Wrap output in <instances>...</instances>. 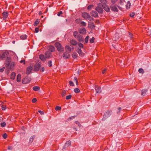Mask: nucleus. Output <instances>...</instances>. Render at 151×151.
Listing matches in <instances>:
<instances>
[{
	"label": "nucleus",
	"instance_id": "f257e3e1",
	"mask_svg": "<svg viewBox=\"0 0 151 151\" xmlns=\"http://www.w3.org/2000/svg\"><path fill=\"white\" fill-rule=\"evenodd\" d=\"M74 37L79 42H83L84 38L83 36L79 34L78 31H75L73 32Z\"/></svg>",
	"mask_w": 151,
	"mask_h": 151
},
{
	"label": "nucleus",
	"instance_id": "f03ea898",
	"mask_svg": "<svg viewBox=\"0 0 151 151\" xmlns=\"http://www.w3.org/2000/svg\"><path fill=\"white\" fill-rule=\"evenodd\" d=\"M55 46L59 53H62L64 51V48L63 47L61 44L60 42H55Z\"/></svg>",
	"mask_w": 151,
	"mask_h": 151
},
{
	"label": "nucleus",
	"instance_id": "7ed1b4c3",
	"mask_svg": "<svg viewBox=\"0 0 151 151\" xmlns=\"http://www.w3.org/2000/svg\"><path fill=\"white\" fill-rule=\"evenodd\" d=\"M112 111L109 109L103 115V118L102 119V121H104L108 117L110 116L111 114Z\"/></svg>",
	"mask_w": 151,
	"mask_h": 151
},
{
	"label": "nucleus",
	"instance_id": "20e7f679",
	"mask_svg": "<svg viewBox=\"0 0 151 151\" xmlns=\"http://www.w3.org/2000/svg\"><path fill=\"white\" fill-rule=\"evenodd\" d=\"M102 7L103 8V6L101 4L99 3L98 4L97 6L96 7L95 9L98 12L99 14H102L103 12Z\"/></svg>",
	"mask_w": 151,
	"mask_h": 151
},
{
	"label": "nucleus",
	"instance_id": "39448f33",
	"mask_svg": "<svg viewBox=\"0 0 151 151\" xmlns=\"http://www.w3.org/2000/svg\"><path fill=\"white\" fill-rule=\"evenodd\" d=\"M9 54V53L7 50H6L3 52L1 55V59L2 60H5Z\"/></svg>",
	"mask_w": 151,
	"mask_h": 151
},
{
	"label": "nucleus",
	"instance_id": "423d86ee",
	"mask_svg": "<svg viewBox=\"0 0 151 151\" xmlns=\"http://www.w3.org/2000/svg\"><path fill=\"white\" fill-rule=\"evenodd\" d=\"M31 81V78L28 76H26L23 78L22 81L23 84H27L29 83Z\"/></svg>",
	"mask_w": 151,
	"mask_h": 151
},
{
	"label": "nucleus",
	"instance_id": "0eeeda50",
	"mask_svg": "<svg viewBox=\"0 0 151 151\" xmlns=\"http://www.w3.org/2000/svg\"><path fill=\"white\" fill-rule=\"evenodd\" d=\"M117 5H111L110 6V9L111 10L115 12H118V10L117 8Z\"/></svg>",
	"mask_w": 151,
	"mask_h": 151
},
{
	"label": "nucleus",
	"instance_id": "6e6552de",
	"mask_svg": "<svg viewBox=\"0 0 151 151\" xmlns=\"http://www.w3.org/2000/svg\"><path fill=\"white\" fill-rule=\"evenodd\" d=\"M41 66V64L39 63L35 64L34 66V71L35 72L38 71Z\"/></svg>",
	"mask_w": 151,
	"mask_h": 151
},
{
	"label": "nucleus",
	"instance_id": "1a4fd4ad",
	"mask_svg": "<svg viewBox=\"0 0 151 151\" xmlns=\"http://www.w3.org/2000/svg\"><path fill=\"white\" fill-rule=\"evenodd\" d=\"M9 12L7 11H4L2 14L3 19L4 20L6 19L8 17Z\"/></svg>",
	"mask_w": 151,
	"mask_h": 151
},
{
	"label": "nucleus",
	"instance_id": "9d476101",
	"mask_svg": "<svg viewBox=\"0 0 151 151\" xmlns=\"http://www.w3.org/2000/svg\"><path fill=\"white\" fill-rule=\"evenodd\" d=\"M45 57L47 59L50 58L52 56L51 53L49 51H46L45 52Z\"/></svg>",
	"mask_w": 151,
	"mask_h": 151
},
{
	"label": "nucleus",
	"instance_id": "9b49d317",
	"mask_svg": "<svg viewBox=\"0 0 151 151\" xmlns=\"http://www.w3.org/2000/svg\"><path fill=\"white\" fill-rule=\"evenodd\" d=\"M33 70V67L32 66H29L26 69V73L27 75H29L32 72Z\"/></svg>",
	"mask_w": 151,
	"mask_h": 151
},
{
	"label": "nucleus",
	"instance_id": "f8f14e48",
	"mask_svg": "<svg viewBox=\"0 0 151 151\" xmlns=\"http://www.w3.org/2000/svg\"><path fill=\"white\" fill-rule=\"evenodd\" d=\"M70 54L69 53L64 52L63 55V58L65 59H67L69 58L70 57Z\"/></svg>",
	"mask_w": 151,
	"mask_h": 151
},
{
	"label": "nucleus",
	"instance_id": "ddd939ff",
	"mask_svg": "<svg viewBox=\"0 0 151 151\" xmlns=\"http://www.w3.org/2000/svg\"><path fill=\"white\" fill-rule=\"evenodd\" d=\"M6 63L7 66H9L10 62H11V58L10 57H7L6 58Z\"/></svg>",
	"mask_w": 151,
	"mask_h": 151
},
{
	"label": "nucleus",
	"instance_id": "4468645a",
	"mask_svg": "<svg viewBox=\"0 0 151 151\" xmlns=\"http://www.w3.org/2000/svg\"><path fill=\"white\" fill-rule=\"evenodd\" d=\"M90 14L92 16L96 18L98 16V14L97 12L95 11H92L90 13Z\"/></svg>",
	"mask_w": 151,
	"mask_h": 151
},
{
	"label": "nucleus",
	"instance_id": "2eb2a0df",
	"mask_svg": "<svg viewBox=\"0 0 151 151\" xmlns=\"http://www.w3.org/2000/svg\"><path fill=\"white\" fill-rule=\"evenodd\" d=\"M89 14L86 12H84L82 13V17L85 19H87L89 16Z\"/></svg>",
	"mask_w": 151,
	"mask_h": 151
},
{
	"label": "nucleus",
	"instance_id": "dca6fc26",
	"mask_svg": "<svg viewBox=\"0 0 151 151\" xmlns=\"http://www.w3.org/2000/svg\"><path fill=\"white\" fill-rule=\"evenodd\" d=\"M79 33L80 34H84L86 33V30L84 28H82L79 29L78 30Z\"/></svg>",
	"mask_w": 151,
	"mask_h": 151
},
{
	"label": "nucleus",
	"instance_id": "f3484780",
	"mask_svg": "<svg viewBox=\"0 0 151 151\" xmlns=\"http://www.w3.org/2000/svg\"><path fill=\"white\" fill-rule=\"evenodd\" d=\"M95 89L96 93L99 94L101 92V88L98 86H96Z\"/></svg>",
	"mask_w": 151,
	"mask_h": 151
},
{
	"label": "nucleus",
	"instance_id": "a211bd4d",
	"mask_svg": "<svg viewBox=\"0 0 151 151\" xmlns=\"http://www.w3.org/2000/svg\"><path fill=\"white\" fill-rule=\"evenodd\" d=\"M48 50L51 52H53L55 51V48L53 46L50 45L49 47Z\"/></svg>",
	"mask_w": 151,
	"mask_h": 151
},
{
	"label": "nucleus",
	"instance_id": "6ab92c4d",
	"mask_svg": "<svg viewBox=\"0 0 151 151\" xmlns=\"http://www.w3.org/2000/svg\"><path fill=\"white\" fill-rule=\"evenodd\" d=\"M65 49L66 51L68 52V53L70 52L71 51V48L69 45H66L65 47Z\"/></svg>",
	"mask_w": 151,
	"mask_h": 151
},
{
	"label": "nucleus",
	"instance_id": "aec40b11",
	"mask_svg": "<svg viewBox=\"0 0 151 151\" xmlns=\"http://www.w3.org/2000/svg\"><path fill=\"white\" fill-rule=\"evenodd\" d=\"M88 26L91 29H92L95 28V26L94 23L93 22H92L90 24H89Z\"/></svg>",
	"mask_w": 151,
	"mask_h": 151
},
{
	"label": "nucleus",
	"instance_id": "412c9836",
	"mask_svg": "<svg viewBox=\"0 0 151 151\" xmlns=\"http://www.w3.org/2000/svg\"><path fill=\"white\" fill-rule=\"evenodd\" d=\"M71 144V142L70 140H68L65 143L64 147H67L69 146Z\"/></svg>",
	"mask_w": 151,
	"mask_h": 151
},
{
	"label": "nucleus",
	"instance_id": "4be33fe9",
	"mask_svg": "<svg viewBox=\"0 0 151 151\" xmlns=\"http://www.w3.org/2000/svg\"><path fill=\"white\" fill-rule=\"evenodd\" d=\"M39 58L42 61H45L46 60V58L44 56V55L42 54L40 55H39Z\"/></svg>",
	"mask_w": 151,
	"mask_h": 151
},
{
	"label": "nucleus",
	"instance_id": "5701e85b",
	"mask_svg": "<svg viewBox=\"0 0 151 151\" xmlns=\"http://www.w3.org/2000/svg\"><path fill=\"white\" fill-rule=\"evenodd\" d=\"M103 9L107 12H109L110 11V8L109 6L106 5L103 6Z\"/></svg>",
	"mask_w": 151,
	"mask_h": 151
},
{
	"label": "nucleus",
	"instance_id": "b1692460",
	"mask_svg": "<svg viewBox=\"0 0 151 151\" xmlns=\"http://www.w3.org/2000/svg\"><path fill=\"white\" fill-rule=\"evenodd\" d=\"M27 36L26 35H22L20 37V39L22 40H24L27 38Z\"/></svg>",
	"mask_w": 151,
	"mask_h": 151
},
{
	"label": "nucleus",
	"instance_id": "393cba45",
	"mask_svg": "<svg viewBox=\"0 0 151 151\" xmlns=\"http://www.w3.org/2000/svg\"><path fill=\"white\" fill-rule=\"evenodd\" d=\"M21 76L20 74H18L17 76V82H20L21 80Z\"/></svg>",
	"mask_w": 151,
	"mask_h": 151
},
{
	"label": "nucleus",
	"instance_id": "a878e982",
	"mask_svg": "<svg viewBox=\"0 0 151 151\" xmlns=\"http://www.w3.org/2000/svg\"><path fill=\"white\" fill-rule=\"evenodd\" d=\"M70 43L73 45H76L77 44V42L74 40H72L70 41Z\"/></svg>",
	"mask_w": 151,
	"mask_h": 151
},
{
	"label": "nucleus",
	"instance_id": "bb28decb",
	"mask_svg": "<svg viewBox=\"0 0 151 151\" xmlns=\"http://www.w3.org/2000/svg\"><path fill=\"white\" fill-rule=\"evenodd\" d=\"M16 76V73L14 72H12L10 78L12 80H14Z\"/></svg>",
	"mask_w": 151,
	"mask_h": 151
},
{
	"label": "nucleus",
	"instance_id": "cd10ccee",
	"mask_svg": "<svg viewBox=\"0 0 151 151\" xmlns=\"http://www.w3.org/2000/svg\"><path fill=\"white\" fill-rule=\"evenodd\" d=\"M147 91L148 90L147 89H142L141 91V95L142 96H144Z\"/></svg>",
	"mask_w": 151,
	"mask_h": 151
},
{
	"label": "nucleus",
	"instance_id": "c85d7f7f",
	"mask_svg": "<svg viewBox=\"0 0 151 151\" xmlns=\"http://www.w3.org/2000/svg\"><path fill=\"white\" fill-rule=\"evenodd\" d=\"M40 22V19H37L36 20L35 22L34 23V25L35 26H37V24L39 23Z\"/></svg>",
	"mask_w": 151,
	"mask_h": 151
},
{
	"label": "nucleus",
	"instance_id": "c756f323",
	"mask_svg": "<svg viewBox=\"0 0 151 151\" xmlns=\"http://www.w3.org/2000/svg\"><path fill=\"white\" fill-rule=\"evenodd\" d=\"M100 1L101 3V4L103 6H105L106 5V3H107L106 0H100Z\"/></svg>",
	"mask_w": 151,
	"mask_h": 151
},
{
	"label": "nucleus",
	"instance_id": "7c9ffc66",
	"mask_svg": "<svg viewBox=\"0 0 151 151\" xmlns=\"http://www.w3.org/2000/svg\"><path fill=\"white\" fill-rule=\"evenodd\" d=\"M131 5V4L130 1H128L126 5V9H129L130 8Z\"/></svg>",
	"mask_w": 151,
	"mask_h": 151
},
{
	"label": "nucleus",
	"instance_id": "2f4dec72",
	"mask_svg": "<svg viewBox=\"0 0 151 151\" xmlns=\"http://www.w3.org/2000/svg\"><path fill=\"white\" fill-rule=\"evenodd\" d=\"M35 138V136L33 135L30 138L29 141V143H31L33 141L34 139Z\"/></svg>",
	"mask_w": 151,
	"mask_h": 151
},
{
	"label": "nucleus",
	"instance_id": "473e14b6",
	"mask_svg": "<svg viewBox=\"0 0 151 151\" xmlns=\"http://www.w3.org/2000/svg\"><path fill=\"white\" fill-rule=\"evenodd\" d=\"M72 55L73 58L74 59L77 58L78 57V54L76 52H73Z\"/></svg>",
	"mask_w": 151,
	"mask_h": 151
},
{
	"label": "nucleus",
	"instance_id": "72a5a7b5",
	"mask_svg": "<svg viewBox=\"0 0 151 151\" xmlns=\"http://www.w3.org/2000/svg\"><path fill=\"white\" fill-rule=\"evenodd\" d=\"M77 52L79 55L81 56L82 55L83 53L81 48H78L77 49Z\"/></svg>",
	"mask_w": 151,
	"mask_h": 151
},
{
	"label": "nucleus",
	"instance_id": "f704fd0d",
	"mask_svg": "<svg viewBox=\"0 0 151 151\" xmlns=\"http://www.w3.org/2000/svg\"><path fill=\"white\" fill-rule=\"evenodd\" d=\"M40 89V87L38 86H35L33 88V90L35 91H37Z\"/></svg>",
	"mask_w": 151,
	"mask_h": 151
},
{
	"label": "nucleus",
	"instance_id": "c9c22d12",
	"mask_svg": "<svg viewBox=\"0 0 151 151\" xmlns=\"http://www.w3.org/2000/svg\"><path fill=\"white\" fill-rule=\"evenodd\" d=\"M74 91L76 93H78L80 92V90L78 88H76L74 89Z\"/></svg>",
	"mask_w": 151,
	"mask_h": 151
},
{
	"label": "nucleus",
	"instance_id": "e433bc0d",
	"mask_svg": "<svg viewBox=\"0 0 151 151\" xmlns=\"http://www.w3.org/2000/svg\"><path fill=\"white\" fill-rule=\"evenodd\" d=\"M93 5H90L87 7V9L88 10H91L92 8L93 7Z\"/></svg>",
	"mask_w": 151,
	"mask_h": 151
},
{
	"label": "nucleus",
	"instance_id": "4c0bfd02",
	"mask_svg": "<svg viewBox=\"0 0 151 151\" xmlns=\"http://www.w3.org/2000/svg\"><path fill=\"white\" fill-rule=\"evenodd\" d=\"M76 116H72L71 117H69L67 119V120L68 121H69L70 120H71L72 119H74Z\"/></svg>",
	"mask_w": 151,
	"mask_h": 151
},
{
	"label": "nucleus",
	"instance_id": "58836bf2",
	"mask_svg": "<svg viewBox=\"0 0 151 151\" xmlns=\"http://www.w3.org/2000/svg\"><path fill=\"white\" fill-rule=\"evenodd\" d=\"M48 66L51 67L52 66V62L51 60H49L48 62Z\"/></svg>",
	"mask_w": 151,
	"mask_h": 151
},
{
	"label": "nucleus",
	"instance_id": "ea45409f",
	"mask_svg": "<svg viewBox=\"0 0 151 151\" xmlns=\"http://www.w3.org/2000/svg\"><path fill=\"white\" fill-rule=\"evenodd\" d=\"M95 39L93 37H92L91 39L90 40V42L91 43H93L94 42Z\"/></svg>",
	"mask_w": 151,
	"mask_h": 151
},
{
	"label": "nucleus",
	"instance_id": "a19ab883",
	"mask_svg": "<svg viewBox=\"0 0 151 151\" xmlns=\"http://www.w3.org/2000/svg\"><path fill=\"white\" fill-rule=\"evenodd\" d=\"M55 109L56 111L60 110L61 109V107L60 106H56Z\"/></svg>",
	"mask_w": 151,
	"mask_h": 151
},
{
	"label": "nucleus",
	"instance_id": "79ce46f5",
	"mask_svg": "<svg viewBox=\"0 0 151 151\" xmlns=\"http://www.w3.org/2000/svg\"><path fill=\"white\" fill-rule=\"evenodd\" d=\"M2 137L4 139H6L7 137V134L6 133H4L2 135Z\"/></svg>",
	"mask_w": 151,
	"mask_h": 151
},
{
	"label": "nucleus",
	"instance_id": "37998d69",
	"mask_svg": "<svg viewBox=\"0 0 151 151\" xmlns=\"http://www.w3.org/2000/svg\"><path fill=\"white\" fill-rule=\"evenodd\" d=\"M1 109L3 111L5 110L6 109V105H3L1 106Z\"/></svg>",
	"mask_w": 151,
	"mask_h": 151
},
{
	"label": "nucleus",
	"instance_id": "c03bdc74",
	"mask_svg": "<svg viewBox=\"0 0 151 151\" xmlns=\"http://www.w3.org/2000/svg\"><path fill=\"white\" fill-rule=\"evenodd\" d=\"M74 81L76 82V85L77 86L78 85V84L77 78L76 77H75L74 78Z\"/></svg>",
	"mask_w": 151,
	"mask_h": 151
},
{
	"label": "nucleus",
	"instance_id": "a18cd8bd",
	"mask_svg": "<svg viewBox=\"0 0 151 151\" xmlns=\"http://www.w3.org/2000/svg\"><path fill=\"white\" fill-rule=\"evenodd\" d=\"M89 36H87L85 39V41L86 43H87L88 42L89 39Z\"/></svg>",
	"mask_w": 151,
	"mask_h": 151
},
{
	"label": "nucleus",
	"instance_id": "49530a36",
	"mask_svg": "<svg viewBox=\"0 0 151 151\" xmlns=\"http://www.w3.org/2000/svg\"><path fill=\"white\" fill-rule=\"evenodd\" d=\"M6 125V123L5 122H2L1 123V127H4Z\"/></svg>",
	"mask_w": 151,
	"mask_h": 151
},
{
	"label": "nucleus",
	"instance_id": "de8ad7c7",
	"mask_svg": "<svg viewBox=\"0 0 151 151\" xmlns=\"http://www.w3.org/2000/svg\"><path fill=\"white\" fill-rule=\"evenodd\" d=\"M78 45L80 48H83L84 47L83 45L81 43H79L78 44Z\"/></svg>",
	"mask_w": 151,
	"mask_h": 151
},
{
	"label": "nucleus",
	"instance_id": "09e8293b",
	"mask_svg": "<svg viewBox=\"0 0 151 151\" xmlns=\"http://www.w3.org/2000/svg\"><path fill=\"white\" fill-rule=\"evenodd\" d=\"M69 84L70 86H73L74 85L73 82L72 81H69Z\"/></svg>",
	"mask_w": 151,
	"mask_h": 151
},
{
	"label": "nucleus",
	"instance_id": "8fccbe9b",
	"mask_svg": "<svg viewBox=\"0 0 151 151\" xmlns=\"http://www.w3.org/2000/svg\"><path fill=\"white\" fill-rule=\"evenodd\" d=\"M72 95L70 94L69 95L67 96H66V99L67 100H68L69 99H70L71 98Z\"/></svg>",
	"mask_w": 151,
	"mask_h": 151
},
{
	"label": "nucleus",
	"instance_id": "3c124183",
	"mask_svg": "<svg viewBox=\"0 0 151 151\" xmlns=\"http://www.w3.org/2000/svg\"><path fill=\"white\" fill-rule=\"evenodd\" d=\"M87 19H88L89 20L91 21L92 20L93 21V20H94L93 18L92 17H91L90 15H89V16L88 17V18Z\"/></svg>",
	"mask_w": 151,
	"mask_h": 151
},
{
	"label": "nucleus",
	"instance_id": "603ef678",
	"mask_svg": "<svg viewBox=\"0 0 151 151\" xmlns=\"http://www.w3.org/2000/svg\"><path fill=\"white\" fill-rule=\"evenodd\" d=\"M75 123H76L79 127H80L81 125L80 123L78 121H76L75 122Z\"/></svg>",
	"mask_w": 151,
	"mask_h": 151
},
{
	"label": "nucleus",
	"instance_id": "864d4df0",
	"mask_svg": "<svg viewBox=\"0 0 151 151\" xmlns=\"http://www.w3.org/2000/svg\"><path fill=\"white\" fill-rule=\"evenodd\" d=\"M139 72L140 73H144V70L142 68H139L138 70Z\"/></svg>",
	"mask_w": 151,
	"mask_h": 151
},
{
	"label": "nucleus",
	"instance_id": "5fc2aeb1",
	"mask_svg": "<svg viewBox=\"0 0 151 151\" xmlns=\"http://www.w3.org/2000/svg\"><path fill=\"white\" fill-rule=\"evenodd\" d=\"M135 13L134 12H132L130 14L129 16L131 17H133Z\"/></svg>",
	"mask_w": 151,
	"mask_h": 151
},
{
	"label": "nucleus",
	"instance_id": "6e6d98bb",
	"mask_svg": "<svg viewBox=\"0 0 151 151\" xmlns=\"http://www.w3.org/2000/svg\"><path fill=\"white\" fill-rule=\"evenodd\" d=\"M81 24L82 26H86V23L82 21L81 23Z\"/></svg>",
	"mask_w": 151,
	"mask_h": 151
},
{
	"label": "nucleus",
	"instance_id": "4d7b16f0",
	"mask_svg": "<svg viewBox=\"0 0 151 151\" xmlns=\"http://www.w3.org/2000/svg\"><path fill=\"white\" fill-rule=\"evenodd\" d=\"M37 101V99L36 98H34L32 100V101L33 103H35Z\"/></svg>",
	"mask_w": 151,
	"mask_h": 151
},
{
	"label": "nucleus",
	"instance_id": "13d9d810",
	"mask_svg": "<svg viewBox=\"0 0 151 151\" xmlns=\"http://www.w3.org/2000/svg\"><path fill=\"white\" fill-rule=\"evenodd\" d=\"M66 92L65 91H63L61 93V95L63 96H65L66 95Z\"/></svg>",
	"mask_w": 151,
	"mask_h": 151
},
{
	"label": "nucleus",
	"instance_id": "bf43d9fd",
	"mask_svg": "<svg viewBox=\"0 0 151 151\" xmlns=\"http://www.w3.org/2000/svg\"><path fill=\"white\" fill-rule=\"evenodd\" d=\"M129 36L130 38L132 39L133 37V34L130 32H129Z\"/></svg>",
	"mask_w": 151,
	"mask_h": 151
},
{
	"label": "nucleus",
	"instance_id": "052dcab7",
	"mask_svg": "<svg viewBox=\"0 0 151 151\" xmlns=\"http://www.w3.org/2000/svg\"><path fill=\"white\" fill-rule=\"evenodd\" d=\"M39 70H40V72H42L44 71L45 68L44 67H42L40 68V69Z\"/></svg>",
	"mask_w": 151,
	"mask_h": 151
},
{
	"label": "nucleus",
	"instance_id": "680f3d73",
	"mask_svg": "<svg viewBox=\"0 0 151 151\" xmlns=\"http://www.w3.org/2000/svg\"><path fill=\"white\" fill-rule=\"evenodd\" d=\"M118 0H111V2L113 4H115Z\"/></svg>",
	"mask_w": 151,
	"mask_h": 151
},
{
	"label": "nucleus",
	"instance_id": "e2e57ef3",
	"mask_svg": "<svg viewBox=\"0 0 151 151\" xmlns=\"http://www.w3.org/2000/svg\"><path fill=\"white\" fill-rule=\"evenodd\" d=\"M39 28L38 27H36L35 29V32L36 33H37L39 32Z\"/></svg>",
	"mask_w": 151,
	"mask_h": 151
},
{
	"label": "nucleus",
	"instance_id": "0e129e2a",
	"mask_svg": "<svg viewBox=\"0 0 151 151\" xmlns=\"http://www.w3.org/2000/svg\"><path fill=\"white\" fill-rule=\"evenodd\" d=\"M118 111L117 112V114H119L120 112L122 110V108L121 107H119L118 109Z\"/></svg>",
	"mask_w": 151,
	"mask_h": 151
},
{
	"label": "nucleus",
	"instance_id": "69168bd1",
	"mask_svg": "<svg viewBox=\"0 0 151 151\" xmlns=\"http://www.w3.org/2000/svg\"><path fill=\"white\" fill-rule=\"evenodd\" d=\"M63 14V12L61 11H60L57 14V15L58 16H60V15Z\"/></svg>",
	"mask_w": 151,
	"mask_h": 151
},
{
	"label": "nucleus",
	"instance_id": "338daca9",
	"mask_svg": "<svg viewBox=\"0 0 151 151\" xmlns=\"http://www.w3.org/2000/svg\"><path fill=\"white\" fill-rule=\"evenodd\" d=\"M38 112L40 113L41 115H43L44 114V112L43 111H41L40 110H38Z\"/></svg>",
	"mask_w": 151,
	"mask_h": 151
},
{
	"label": "nucleus",
	"instance_id": "774afa93",
	"mask_svg": "<svg viewBox=\"0 0 151 151\" xmlns=\"http://www.w3.org/2000/svg\"><path fill=\"white\" fill-rule=\"evenodd\" d=\"M5 69V67H3L2 68L0 69V72H3Z\"/></svg>",
	"mask_w": 151,
	"mask_h": 151
}]
</instances>
